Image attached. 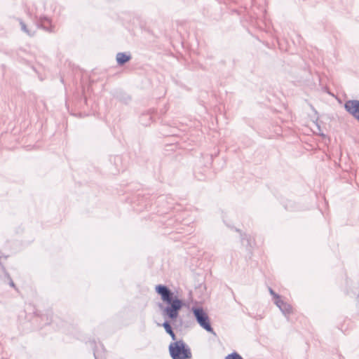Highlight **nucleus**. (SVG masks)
<instances>
[{
    "mask_svg": "<svg viewBox=\"0 0 359 359\" xmlns=\"http://www.w3.org/2000/svg\"><path fill=\"white\" fill-rule=\"evenodd\" d=\"M155 291L161 296V300L167 304L163 309V314L171 320L176 319L184 304L183 301L166 285H157Z\"/></svg>",
    "mask_w": 359,
    "mask_h": 359,
    "instance_id": "obj_1",
    "label": "nucleus"
},
{
    "mask_svg": "<svg viewBox=\"0 0 359 359\" xmlns=\"http://www.w3.org/2000/svg\"><path fill=\"white\" fill-rule=\"evenodd\" d=\"M168 350L172 359H191L192 357L191 348L182 339L170 343Z\"/></svg>",
    "mask_w": 359,
    "mask_h": 359,
    "instance_id": "obj_2",
    "label": "nucleus"
},
{
    "mask_svg": "<svg viewBox=\"0 0 359 359\" xmlns=\"http://www.w3.org/2000/svg\"><path fill=\"white\" fill-rule=\"evenodd\" d=\"M192 311L200 326L207 332L214 333V330L210 323L209 317L204 310L200 307H193Z\"/></svg>",
    "mask_w": 359,
    "mask_h": 359,
    "instance_id": "obj_3",
    "label": "nucleus"
},
{
    "mask_svg": "<svg viewBox=\"0 0 359 359\" xmlns=\"http://www.w3.org/2000/svg\"><path fill=\"white\" fill-rule=\"evenodd\" d=\"M345 109L359 121V100H351L344 104Z\"/></svg>",
    "mask_w": 359,
    "mask_h": 359,
    "instance_id": "obj_4",
    "label": "nucleus"
},
{
    "mask_svg": "<svg viewBox=\"0 0 359 359\" xmlns=\"http://www.w3.org/2000/svg\"><path fill=\"white\" fill-rule=\"evenodd\" d=\"M275 304L285 316H287L292 312V306L284 302L283 300L277 299L275 301Z\"/></svg>",
    "mask_w": 359,
    "mask_h": 359,
    "instance_id": "obj_5",
    "label": "nucleus"
},
{
    "mask_svg": "<svg viewBox=\"0 0 359 359\" xmlns=\"http://www.w3.org/2000/svg\"><path fill=\"white\" fill-rule=\"evenodd\" d=\"M130 58H131L130 55H128L125 53H118L116 54V57L117 63L119 65H123L126 64L127 62H128L130 60Z\"/></svg>",
    "mask_w": 359,
    "mask_h": 359,
    "instance_id": "obj_6",
    "label": "nucleus"
},
{
    "mask_svg": "<svg viewBox=\"0 0 359 359\" xmlns=\"http://www.w3.org/2000/svg\"><path fill=\"white\" fill-rule=\"evenodd\" d=\"M162 326L165 329L166 333H168L173 341H176V335L172 330L170 323L168 321H165Z\"/></svg>",
    "mask_w": 359,
    "mask_h": 359,
    "instance_id": "obj_7",
    "label": "nucleus"
},
{
    "mask_svg": "<svg viewBox=\"0 0 359 359\" xmlns=\"http://www.w3.org/2000/svg\"><path fill=\"white\" fill-rule=\"evenodd\" d=\"M225 359H243L238 353L233 352L226 356Z\"/></svg>",
    "mask_w": 359,
    "mask_h": 359,
    "instance_id": "obj_8",
    "label": "nucleus"
},
{
    "mask_svg": "<svg viewBox=\"0 0 359 359\" xmlns=\"http://www.w3.org/2000/svg\"><path fill=\"white\" fill-rule=\"evenodd\" d=\"M20 27H21V29H22L24 32H25V33H26L27 34H28V35H31V34H30V32H29V29H27V25H25V23L23 21H22V20H21V21L20 22Z\"/></svg>",
    "mask_w": 359,
    "mask_h": 359,
    "instance_id": "obj_9",
    "label": "nucleus"
},
{
    "mask_svg": "<svg viewBox=\"0 0 359 359\" xmlns=\"http://www.w3.org/2000/svg\"><path fill=\"white\" fill-rule=\"evenodd\" d=\"M269 292L270 294L276 298V300L280 299L279 295H278L271 288H269Z\"/></svg>",
    "mask_w": 359,
    "mask_h": 359,
    "instance_id": "obj_10",
    "label": "nucleus"
},
{
    "mask_svg": "<svg viewBox=\"0 0 359 359\" xmlns=\"http://www.w3.org/2000/svg\"><path fill=\"white\" fill-rule=\"evenodd\" d=\"M10 285H11V286H12V287H15V284H14V283H13V280H11Z\"/></svg>",
    "mask_w": 359,
    "mask_h": 359,
    "instance_id": "obj_11",
    "label": "nucleus"
}]
</instances>
